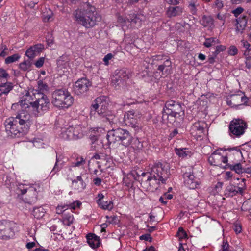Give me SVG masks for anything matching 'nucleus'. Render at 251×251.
Masks as SVG:
<instances>
[{
	"label": "nucleus",
	"instance_id": "nucleus-1",
	"mask_svg": "<svg viewBox=\"0 0 251 251\" xmlns=\"http://www.w3.org/2000/svg\"><path fill=\"white\" fill-rule=\"evenodd\" d=\"M30 118V114L25 109L17 112L15 117H10L5 121L6 132L13 137L24 136L29 130Z\"/></svg>",
	"mask_w": 251,
	"mask_h": 251
},
{
	"label": "nucleus",
	"instance_id": "nucleus-2",
	"mask_svg": "<svg viewBox=\"0 0 251 251\" xmlns=\"http://www.w3.org/2000/svg\"><path fill=\"white\" fill-rule=\"evenodd\" d=\"M72 17L86 28L93 27L101 20V15L96 11L95 7L89 3L74 11Z\"/></svg>",
	"mask_w": 251,
	"mask_h": 251
},
{
	"label": "nucleus",
	"instance_id": "nucleus-3",
	"mask_svg": "<svg viewBox=\"0 0 251 251\" xmlns=\"http://www.w3.org/2000/svg\"><path fill=\"white\" fill-rule=\"evenodd\" d=\"M170 171L165 169L160 162L155 163L151 168L149 172L141 173V176L144 177L148 176L146 182H148L153 190H157L160 183L165 184L169 177Z\"/></svg>",
	"mask_w": 251,
	"mask_h": 251
},
{
	"label": "nucleus",
	"instance_id": "nucleus-4",
	"mask_svg": "<svg viewBox=\"0 0 251 251\" xmlns=\"http://www.w3.org/2000/svg\"><path fill=\"white\" fill-rule=\"evenodd\" d=\"M106 137L109 144L118 143L125 147L129 146L133 140V137L130 132L121 128L109 130Z\"/></svg>",
	"mask_w": 251,
	"mask_h": 251
},
{
	"label": "nucleus",
	"instance_id": "nucleus-5",
	"mask_svg": "<svg viewBox=\"0 0 251 251\" xmlns=\"http://www.w3.org/2000/svg\"><path fill=\"white\" fill-rule=\"evenodd\" d=\"M52 103L59 108H67L73 103L74 98L66 90L60 89L55 90L52 94Z\"/></svg>",
	"mask_w": 251,
	"mask_h": 251
},
{
	"label": "nucleus",
	"instance_id": "nucleus-6",
	"mask_svg": "<svg viewBox=\"0 0 251 251\" xmlns=\"http://www.w3.org/2000/svg\"><path fill=\"white\" fill-rule=\"evenodd\" d=\"M162 114L163 120L165 117L168 118L169 116L181 120L184 115V111L180 103L170 100L166 102L162 111Z\"/></svg>",
	"mask_w": 251,
	"mask_h": 251
},
{
	"label": "nucleus",
	"instance_id": "nucleus-7",
	"mask_svg": "<svg viewBox=\"0 0 251 251\" xmlns=\"http://www.w3.org/2000/svg\"><path fill=\"white\" fill-rule=\"evenodd\" d=\"M40 187L38 184L27 187L26 185L20 184L18 186V193L21 195L26 194L25 196V202L29 204L35 203L37 200L38 192L40 191Z\"/></svg>",
	"mask_w": 251,
	"mask_h": 251
},
{
	"label": "nucleus",
	"instance_id": "nucleus-8",
	"mask_svg": "<svg viewBox=\"0 0 251 251\" xmlns=\"http://www.w3.org/2000/svg\"><path fill=\"white\" fill-rule=\"evenodd\" d=\"M247 126V124L244 120L239 118L233 119L229 124V129L230 134L239 137L244 134Z\"/></svg>",
	"mask_w": 251,
	"mask_h": 251
},
{
	"label": "nucleus",
	"instance_id": "nucleus-9",
	"mask_svg": "<svg viewBox=\"0 0 251 251\" xmlns=\"http://www.w3.org/2000/svg\"><path fill=\"white\" fill-rule=\"evenodd\" d=\"M107 103L104 97H99L96 99L95 103L92 105L91 114H95L97 112L100 116L104 117L107 115Z\"/></svg>",
	"mask_w": 251,
	"mask_h": 251
},
{
	"label": "nucleus",
	"instance_id": "nucleus-10",
	"mask_svg": "<svg viewBox=\"0 0 251 251\" xmlns=\"http://www.w3.org/2000/svg\"><path fill=\"white\" fill-rule=\"evenodd\" d=\"M91 86V82L86 78H82L76 81L73 87L74 93L78 96L85 95Z\"/></svg>",
	"mask_w": 251,
	"mask_h": 251
},
{
	"label": "nucleus",
	"instance_id": "nucleus-11",
	"mask_svg": "<svg viewBox=\"0 0 251 251\" xmlns=\"http://www.w3.org/2000/svg\"><path fill=\"white\" fill-rule=\"evenodd\" d=\"M33 95L35 99V101L38 105L42 113L43 114L45 111H48L50 105L48 97L43 92L33 93Z\"/></svg>",
	"mask_w": 251,
	"mask_h": 251
},
{
	"label": "nucleus",
	"instance_id": "nucleus-12",
	"mask_svg": "<svg viewBox=\"0 0 251 251\" xmlns=\"http://www.w3.org/2000/svg\"><path fill=\"white\" fill-rule=\"evenodd\" d=\"M206 127V124L204 121H198L194 123L190 129L191 134L197 140L204 134V128Z\"/></svg>",
	"mask_w": 251,
	"mask_h": 251
},
{
	"label": "nucleus",
	"instance_id": "nucleus-13",
	"mask_svg": "<svg viewBox=\"0 0 251 251\" xmlns=\"http://www.w3.org/2000/svg\"><path fill=\"white\" fill-rule=\"evenodd\" d=\"M81 205V202L79 201H76L70 204L69 207L71 213L68 212L67 213H64V215L62 216V223L64 225L69 226L73 223L74 217L72 214V211L71 210H75L76 207H79Z\"/></svg>",
	"mask_w": 251,
	"mask_h": 251
},
{
	"label": "nucleus",
	"instance_id": "nucleus-14",
	"mask_svg": "<svg viewBox=\"0 0 251 251\" xmlns=\"http://www.w3.org/2000/svg\"><path fill=\"white\" fill-rule=\"evenodd\" d=\"M208 161L211 165L220 166L221 165V162L226 164L227 163V156H223L217 151H215L208 157Z\"/></svg>",
	"mask_w": 251,
	"mask_h": 251
},
{
	"label": "nucleus",
	"instance_id": "nucleus-15",
	"mask_svg": "<svg viewBox=\"0 0 251 251\" xmlns=\"http://www.w3.org/2000/svg\"><path fill=\"white\" fill-rule=\"evenodd\" d=\"M124 124L133 128L139 126L137 116L133 111H129L125 113L124 117Z\"/></svg>",
	"mask_w": 251,
	"mask_h": 251
},
{
	"label": "nucleus",
	"instance_id": "nucleus-16",
	"mask_svg": "<svg viewBox=\"0 0 251 251\" xmlns=\"http://www.w3.org/2000/svg\"><path fill=\"white\" fill-rule=\"evenodd\" d=\"M14 235L9 223L6 221L0 222V238L9 239Z\"/></svg>",
	"mask_w": 251,
	"mask_h": 251
},
{
	"label": "nucleus",
	"instance_id": "nucleus-17",
	"mask_svg": "<svg viewBox=\"0 0 251 251\" xmlns=\"http://www.w3.org/2000/svg\"><path fill=\"white\" fill-rule=\"evenodd\" d=\"M44 48V46L42 44H38L32 46L26 50L25 55L28 57V60L33 61V59L42 51Z\"/></svg>",
	"mask_w": 251,
	"mask_h": 251
},
{
	"label": "nucleus",
	"instance_id": "nucleus-18",
	"mask_svg": "<svg viewBox=\"0 0 251 251\" xmlns=\"http://www.w3.org/2000/svg\"><path fill=\"white\" fill-rule=\"evenodd\" d=\"M25 105L27 106V107L26 106L25 109L27 110L29 113H30L31 114L36 117L41 116L43 114L35 100L33 102H30L28 103H26L25 101Z\"/></svg>",
	"mask_w": 251,
	"mask_h": 251
},
{
	"label": "nucleus",
	"instance_id": "nucleus-19",
	"mask_svg": "<svg viewBox=\"0 0 251 251\" xmlns=\"http://www.w3.org/2000/svg\"><path fill=\"white\" fill-rule=\"evenodd\" d=\"M185 179V183L190 189H195L198 184L197 181L193 174L191 172H186L183 175Z\"/></svg>",
	"mask_w": 251,
	"mask_h": 251
},
{
	"label": "nucleus",
	"instance_id": "nucleus-20",
	"mask_svg": "<svg viewBox=\"0 0 251 251\" xmlns=\"http://www.w3.org/2000/svg\"><path fill=\"white\" fill-rule=\"evenodd\" d=\"M248 18L247 16L244 15L236 19V31L237 33H242L245 30L247 24Z\"/></svg>",
	"mask_w": 251,
	"mask_h": 251
},
{
	"label": "nucleus",
	"instance_id": "nucleus-21",
	"mask_svg": "<svg viewBox=\"0 0 251 251\" xmlns=\"http://www.w3.org/2000/svg\"><path fill=\"white\" fill-rule=\"evenodd\" d=\"M88 244L92 248H97L99 247L100 242V237L94 233H89L86 236Z\"/></svg>",
	"mask_w": 251,
	"mask_h": 251
},
{
	"label": "nucleus",
	"instance_id": "nucleus-22",
	"mask_svg": "<svg viewBox=\"0 0 251 251\" xmlns=\"http://www.w3.org/2000/svg\"><path fill=\"white\" fill-rule=\"evenodd\" d=\"M103 131V129L101 127L91 128L89 131V138L93 144L97 141Z\"/></svg>",
	"mask_w": 251,
	"mask_h": 251
},
{
	"label": "nucleus",
	"instance_id": "nucleus-23",
	"mask_svg": "<svg viewBox=\"0 0 251 251\" xmlns=\"http://www.w3.org/2000/svg\"><path fill=\"white\" fill-rule=\"evenodd\" d=\"M225 169H230L231 171H234L238 174H242L243 170V166L240 163H228L223 166Z\"/></svg>",
	"mask_w": 251,
	"mask_h": 251
},
{
	"label": "nucleus",
	"instance_id": "nucleus-24",
	"mask_svg": "<svg viewBox=\"0 0 251 251\" xmlns=\"http://www.w3.org/2000/svg\"><path fill=\"white\" fill-rule=\"evenodd\" d=\"M172 62L169 59H166L162 64L158 66L157 70L162 73V75H168L170 73Z\"/></svg>",
	"mask_w": 251,
	"mask_h": 251
},
{
	"label": "nucleus",
	"instance_id": "nucleus-25",
	"mask_svg": "<svg viewBox=\"0 0 251 251\" xmlns=\"http://www.w3.org/2000/svg\"><path fill=\"white\" fill-rule=\"evenodd\" d=\"M182 13V9L179 6H170L168 8L166 11L167 16L170 18L180 15Z\"/></svg>",
	"mask_w": 251,
	"mask_h": 251
},
{
	"label": "nucleus",
	"instance_id": "nucleus-26",
	"mask_svg": "<svg viewBox=\"0 0 251 251\" xmlns=\"http://www.w3.org/2000/svg\"><path fill=\"white\" fill-rule=\"evenodd\" d=\"M73 126L62 128L61 136L65 140H74Z\"/></svg>",
	"mask_w": 251,
	"mask_h": 251
},
{
	"label": "nucleus",
	"instance_id": "nucleus-27",
	"mask_svg": "<svg viewBox=\"0 0 251 251\" xmlns=\"http://www.w3.org/2000/svg\"><path fill=\"white\" fill-rule=\"evenodd\" d=\"M72 183L75 188H76L78 190H83L86 187V184L83 181L81 176H78L76 179L73 180Z\"/></svg>",
	"mask_w": 251,
	"mask_h": 251
},
{
	"label": "nucleus",
	"instance_id": "nucleus-28",
	"mask_svg": "<svg viewBox=\"0 0 251 251\" xmlns=\"http://www.w3.org/2000/svg\"><path fill=\"white\" fill-rule=\"evenodd\" d=\"M237 194L236 186L231 184L228 185L224 192V195L226 197H232Z\"/></svg>",
	"mask_w": 251,
	"mask_h": 251
},
{
	"label": "nucleus",
	"instance_id": "nucleus-29",
	"mask_svg": "<svg viewBox=\"0 0 251 251\" xmlns=\"http://www.w3.org/2000/svg\"><path fill=\"white\" fill-rule=\"evenodd\" d=\"M12 88L13 86L11 83H1L0 84V96L8 94Z\"/></svg>",
	"mask_w": 251,
	"mask_h": 251
},
{
	"label": "nucleus",
	"instance_id": "nucleus-30",
	"mask_svg": "<svg viewBox=\"0 0 251 251\" xmlns=\"http://www.w3.org/2000/svg\"><path fill=\"white\" fill-rule=\"evenodd\" d=\"M69 61V59L68 56L63 55L57 60V66L61 68H65L68 65Z\"/></svg>",
	"mask_w": 251,
	"mask_h": 251
},
{
	"label": "nucleus",
	"instance_id": "nucleus-31",
	"mask_svg": "<svg viewBox=\"0 0 251 251\" xmlns=\"http://www.w3.org/2000/svg\"><path fill=\"white\" fill-rule=\"evenodd\" d=\"M123 79L120 78L117 75L113 76L111 80V84L115 88L117 89L124 84Z\"/></svg>",
	"mask_w": 251,
	"mask_h": 251
},
{
	"label": "nucleus",
	"instance_id": "nucleus-32",
	"mask_svg": "<svg viewBox=\"0 0 251 251\" xmlns=\"http://www.w3.org/2000/svg\"><path fill=\"white\" fill-rule=\"evenodd\" d=\"M25 100H23L19 101L18 103L13 104L11 106V109L14 111L17 110V112L23 110L26 106L27 107V106L25 105Z\"/></svg>",
	"mask_w": 251,
	"mask_h": 251
},
{
	"label": "nucleus",
	"instance_id": "nucleus-33",
	"mask_svg": "<svg viewBox=\"0 0 251 251\" xmlns=\"http://www.w3.org/2000/svg\"><path fill=\"white\" fill-rule=\"evenodd\" d=\"M45 210L42 206L34 208L32 211L33 215L37 219L42 218L45 213Z\"/></svg>",
	"mask_w": 251,
	"mask_h": 251
},
{
	"label": "nucleus",
	"instance_id": "nucleus-34",
	"mask_svg": "<svg viewBox=\"0 0 251 251\" xmlns=\"http://www.w3.org/2000/svg\"><path fill=\"white\" fill-rule=\"evenodd\" d=\"M126 22L139 23L141 24V20L139 17V16L134 13L130 14L128 17H126Z\"/></svg>",
	"mask_w": 251,
	"mask_h": 251
},
{
	"label": "nucleus",
	"instance_id": "nucleus-35",
	"mask_svg": "<svg viewBox=\"0 0 251 251\" xmlns=\"http://www.w3.org/2000/svg\"><path fill=\"white\" fill-rule=\"evenodd\" d=\"M32 64V61L30 60H24L19 64V68L23 71H26L30 69Z\"/></svg>",
	"mask_w": 251,
	"mask_h": 251
},
{
	"label": "nucleus",
	"instance_id": "nucleus-36",
	"mask_svg": "<svg viewBox=\"0 0 251 251\" xmlns=\"http://www.w3.org/2000/svg\"><path fill=\"white\" fill-rule=\"evenodd\" d=\"M224 151H229V153L227 155H228L229 157H230L232 154L234 155L236 157H239L241 154L242 152L240 149H238L237 147H234V148H227L224 149Z\"/></svg>",
	"mask_w": 251,
	"mask_h": 251
},
{
	"label": "nucleus",
	"instance_id": "nucleus-37",
	"mask_svg": "<svg viewBox=\"0 0 251 251\" xmlns=\"http://www.w3.org/2000/svg\"><path fill=\"white\" fill-rule=\"evenodd\" d=\"M219 43V40L217 39L216 38L211 37L205 39V42L203 43V45L207 48H209Z\"/></svg>",
	"mask_w": 251,
	"mask_h": 251
},
{
	"label": "nucleus",
	"instance_id": "nucleus-38",
	"mask_svg": "<svg viewBox=\"0 0 251 251\" xmlns=\"http://www.w3.org/2000/svg\"><path fill=\"white\" fill-rule=\"evenodd\" d=\"M129 71L126 69H122L118 71L116 75L120 78L123 79L124 81L129 78Z\"/></svg>",
	"mask_w": 251,
	"mask_h": 251
},
{
	"label": "nucleus",
	"instance_id": "nucleus-39",
	"mask_svg": "<svg viewBox=\"0 0 251 251\" xmlns=\"http://www.w3.org/2000/svg\"><path fill=\"white\" fill-rule=\"evenodd\" d=\"M101 204L99 205L103 209L110 210L113 208V202L111 201H101Z\"/></svg>",
	"mask_w": 251,
	"mask_h": 251
},
{
	"label": "nucleus",
	"instance_id": "nucleus-40",
	"mask_svg": "<svg viewBox=\"0 0 251 251\" xmlns=\"http://www.w3.org/2000/svg\"><path fill=\"white\" fill-rule=\"evenodd\" d=\"M20 58V55L16 53L11 56L7 57L5 60V63L7 64L15 62Z\"/></svg>",
	"mask_w": 251,
	"mask_h": 251
},
{
	"label": "nucleus",
	"instance_id": "nucleus-41",
	"mask_svg": "<svg viewBox=\"0 0 251 251\" xmlns=\"http://www.w3.org/2000/svg\"><path fill=\"white\" fill-rule=\"evenodd\" d=\"M38 90H36V93L42 92L44 90H48V86L46 83L43 82L42 80H39L38 81Z\"/></svg>",
	"mask_w": 251,
	"mask_h": 251
},
{
	"label": "nucleus",
	"instance_id": "nucleus-42",
	"mask_svg": "<svg viewBox=\"0 0 251 251\" xmlns=\"http://www.w3.org/2000/svg\"><path fill=\"white\" fill-rule=\"evenodd\" d=\"M186 148L176 149L175 152L179 157H184L188 155L189 151H187Z\"/></svg>",
	"mask_w": 251,
	"mask_h": 251
},
{
	"label": "nucleus",
	"instance_id": "nucleus-43",
	"mask_svg": "<svg viewBox=\"0 0 251 251\" xmlns=\"http://www.w3.org/2000/svg\"><path fill=\"white\" fill-rule=\"evenodd\" d=\"M177 236L179 237L180 240L187 238V234L182 227H179L177 233Z\"/></svg>",
	"mask_w": 251,
	"mask_h": 251
},
{
	"label": "nucleus",
	"instance_id": "nucleus-44",
	"mask_svg": "<svg viewBox=\"0 0 251 251\" xmlns=\"http://www.w3.org/2000/svg\"><path fill=\"white\" fill-rule=\"evenodd\" d=\"M56 158L55 164L50 173V174L52 176L54 175L56 173L58 172L61 169V167L59 166V165L58 164V159L57 158V155H56Z\"/></svg>",
	"mask_w": 251,
	"mask_h": 251
},
{
	"label": "nucleus",
	"instance_id": "nucleus-45",
	"mask_svg": "<svg viewBox=\"0 0 251 251\" xmlns=\"http://www.w3.org/2000/svg\"><path fill=\"white\" fill-rule=\"evenodd\" d=\"M231 99L232 100V102H234V103L237 104V106H240V95H233L231 96Z\"/></svg>",
	"mask_w": 251,
	"mask_h": 251
},
{
	"label": "nucleus",
	"instance_id": "nucleus-46",
	"mask_svg": "<svg viewBox=\"0 0 251 251\" xmlns=\"http://www.w3.org/2000/svg\"><path fill=\"white\" fill-rule=\"evenodd\" d=\"M226 49V47L223 45H219L217 46L216 48V50L214 52H213L212 53L215 56H217V55L221 52L225 50Z\"/></svg>",
	"mask_w": 251,
	"mask_h": 251
},
{
	"label": "nucleus",
	"instance_id": "nucleus-47",
	"mask_svg": "<svg viewBox=\"0 0 251 251\" xmlns=\"http://www.w3.org/2000/svg\"><path fill=\"white\" fill-rule=\"evenodd\" d=\"M224 4L223 1L221 0H215L214 3L212 5V7L217 8L218 11L223 8Z\"/></svg>",
	"mask_w": 251,
	"mask_h": 251
},
{
	"label": "nucleus",
	"instance_id": "nucleus-48",
	"mask_svg": "<svg viewBox=\"0 0 251 251\" xmlns=\"http://www.w3.org/2000/svg\"><path fill=\"white\" fill-rule=\"evenodd\" d=\"M68 208L67 206L64 205L62 206H58L56 208V213L58 214H61L62 216L64 215V213H67Z\"/></svg>",
	"mask_w": 251,
	"mask_h": 251
},
{
	"label": "nucleus",
	"instance_id": "nucleus-49",
	"mask_svg": "<svg viewBox=\"0 0 251 251\" xmlns=\"http://www.w3.org/2000/svg\"><path fill=\"white\" fill-rule=\"evenodd\" d=\"M74 139H76L79 137L80 134V127L77 126H73Z\"/></svg>",
	"mask_w": 251,
	"mask_h": 251
},
{
	"label": "nucleus",
	"instance_id": "nucleus-50",
	"mask_svg": "<svg viewBox=\"0 0 251 251\" xmlns=\"http://www.w3.org/2000/svg\"><path fill=\"white\" fill-rule=\"evenodd\" d=\"M241 42L243 44V46L244 47H245L246 50L244 52V55H248V52L250 50V44L249 43V42L245 40H242Z\"/></svg>",
	"mask_w": 251,
	"mask_h": 251
},
{
	"label": "nucleus",
	"instance_id": "nucleus-51",
	"mask_svg": "<svg viewBox=\"0 0 251 251\" xmlns=\"http://www.w3.org/2000/svg\"><path fill=\"white\" fill-rule=\"evenodd\" d=\"M46 39L48 46H51L53 43V38L52 37V34L51 33H48L46 35Z\"/></svg>",
	"mask_w": 251,
	"mask_h": 251
},
{
	"label": "nucleus",
	"instance_id": "nucleus-52",
	"mask_svg": "<svg viewBox=\"0 0 251 251\" xmlns=\"http://www.w3.org/2000/svg\"><path fill=\"white\" fill-rule=\"evenodd\" d=\"M167 58V57L165 55H156L152 56L153 61L154 62L155 61H161L162 60H166Z\"/></svg>",
	"mask_w": 251,
	"mask_h": 251
},
{
	"label": "nucleus",
	"instance_id": "nucleus-53",
	"mask_svg": "<svg viewBox=\"0 0 251 251\" xmlns=\"http://www.w3.org/2000/svg\"><path fill=\"white\" fill-rule=\"evenodd\" d=\"M238 53V49L235 46H231L228 50V54L230 55H235Z\"/></svg>",
	"mask_w": 251,
	"mask_h": 251
},
{
	"label": "nucleus",
	"instance_id": "nucleus-54",
	"mask_svg": "<svg viewBox=\"0 0 251 251\" xmlns=\"http://www.w3.org/2000/svg\"><path fill=\"white\" fill-rule=\"evenodd\" d=\"M242 182H244V184L242 185L241 187H236V191L237 192V194H242L243 192H244V190L245 189V187H246V184H245V181H246V179L245 178H243L242 179Z\"/></svg>",
	"mask_w": 251,
	"mask_h": 251
},
{
	"label": "nucleus",
	"instance_id": "nucleus-55",
	"mask_svg": "<svg viewBox=\"0 0 251 251\" xmlns=\"http://www.w3.org/2000/svg\"><path fill=\"white\" fill-rule=\"evenodd\" d=\"M229 251V245L226 240H223L222 245L221 251Z\"/></svg>",
	"mask_w": 251,
	"mask_h": 251
},
{
	"label": "nucleus",
	"instance_id": "nucleus-56",
	"mask_svg": "<svg viewBox=\"0 0 251 251\" xmlns=\"http://www.w3.org/2000/svg\"><path fill=\"white\" fill-rule=\"evenodd\" d=\"M244 11V9L241 7H238L234 10L232 11V13L234 16L237 17L240 14H241Z\"/></svg>",
	"mask_w": 251,
	"mask_h": 251
},
{
	"label": "nucleus",
	"instance_id": "nucleus-57",
	"mask_svg": "<svg viewBox=\"0 0 251 251\" xmlns=\"http://www.w3.org/2000/svg\"><path fill=\"white\" fill-rule=\"evenodd\" d=\"M44 57H40L35 63V65L37 68H40L42 67L44 63Z\"/></svg>",
	"mask_w": 251,
	"mask_h": 251
},
{
	"label": "nucleus",
	"instance_id": "nucleus-58",
	"mask_svg": "<svg viewBox=\"0 0 251 251\" xmlns=\"http://www.w3.org/2000/svg\"><path fill=\"white\" fill-rule=\"evenodd\" d=\"M113 55L111 53H108L106 55L103 59V61L104 62L105 65L109 64V61L112 59Z\"/></svg>",
	"mask_w": 251,
	"mask_h": 251
},
{
	"label": "nucleus",
	"instance_id": "nucleus-59",
	"mask_svg": "<svg viewBox=\"0 0 251 251\" xmlns=\"http://www.w3.org/2000/svg\"><path fill=\"white\" fill-rule=\"evenodd\" d=\"M234 230L237 234L240 233L242 230L241 224L239 223H235L234 224Z\"/></svg>",
	"mask_w": 251,
	"mask_h": 251
},
{
	"label": "nucleus",
	"instance_id": "nucleus-60",
	"mask_svg": "<svg viewBox=\"0 0 251 251\" xmlns=\"http://www.w3.org/2000/svg\"><path fill=\"white\" fill-rule=\"evenodd\" d=\"M240 98H241V100H240L241 105H247V102L248 101V98H247L244 95H240Z\"/></svg>",
	"mask_w": 251,
	"mask_h": 251
},
{
	"label": "nucleus",
	"instance_id": "nucleus-61",
	"mask_svg": "<svg viewBox=\"0 0 251 251\" xmlns=\"http://www.w3.org/2000/svg\"><path fill=\"white\" fill-rule=\"evenodd\" d=\"M151 237L150 234H145L141 235L140 237V239L142 240H145V241H148L150 240L151 241Z\"/></svg>",
	"mask_w": 251,
	"mask_h": 251
},
{
	"label": "nucleus",
	"instance_id": "nucleus-62",
	"mask_svg": "<svg viewBox=\"0 0 251 251\" xmlns=\"http://www.w3.org/2000/svg\"><path fill=\"white\" fill-rule=\"evenodd\" d=\"M8 76V74L6 72V71L3 69H0V78H6Z\"/></svg>",
	"mask_w": 251,
	"mask_h": 251
},
{
	"label": "nucleus",
	"instance_id": "nucleus-63",
	"mask_svg": "<svg viewBox=\"0 0 251 251\" xmlns=\"http://www.w3.org/2000/svg\"><path fill=\"white\" fill-rule=\"evenodd\" d=\"M245 63H246V66L247 68H248L249 69L251 68V57H247Z\"/></svg>",
	"mask_w": 251,
	"mask_h": 251
},
{
	"label": "nucleus",
	"instance_id": "nucleus-64",
	"mask_svg": "<svg viewBox=\"0 0 251 251\" xmlns=\"http://www.w3.org/2000/svg\"><path fill=\"white\" fill-rule=\"evenodd\" d=\"M189 7L190 8L191 12L193 14L196 13V5L194 3H191L189 4Z\"/></svg>",
	"mask_w": 251,
	"mask_h": 251
}]
</instances>
